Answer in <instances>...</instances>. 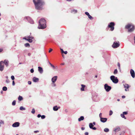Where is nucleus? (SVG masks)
Segmentation results:
<instances>
[{
    "mask_svg": "<svg viewBox=\"0 0 135 135\" xmlns=\"http://www.w3.org/2000/svg\"><path fill=\"white\" fill-rule=\"evenodd\" d=\"M36 8L38 10L42 9V6L45 4L43 0H33Z\"/></svg>",
    "mask_w": 135,
    "mask_h": 135,
    "instance_id": "nucleus-1",
    "label": "nucleus"
},
{
    "mask_svg": "<svg viewBox=\"0 0 135 135\" xmlns=\"http://www.w3.org/2000/svg\"><path fill=\"white\" fill-rule=\"evenodd\" d=\"M39 25L38 28L39 29H44L46 27V22L44 18H41L39 21Z\"/></svg>",
    "mask_w": 135,
    "mask_h": 135,
    "instance_id": "nucleus-2",
    "label": "nucleus"
},
{
    "mask_svg": "<svg viewBox=\"0 0 135 135\" xmlns=\"http://www.w3.org/2000/svg\"><path fill=\"white\" fill-rule=\"evenodd\" d=\"M125 28H126L128 29V31L130 32L133 31L134 29V26L132 24H129L127 25L126 26Z\"/></svg>",
    "mask_w": 135,
    "mask_h": 135,
    "instance_id": "nucleus-3",
    "label": "nucleus"
},
{
    "mask_svg": "<svg viewBox=\"0 0 135 135\" xmlns=\"http://www.w3.org/2000/svg\"><path fill=\"white\" fill-rule=\"evenodd\" d=\"M111 80L115 84L117 83L118 82V80L116 77H115L113 75L112 76L110 77Z\"/></svg>",
    "mask_w": 135,
    "mask_h": 135,
    "instance_id": "nucleus-4",
    "label": "nucleus"
},
{
    "mask_svg": "<svg viewBox=\"0 0 135 135\" xmlns=\"http://www.w3.org/2000/svg\"><path fill=\"white\" fill-rule=\"evenodd\" d=\"M115 25V23L114 22H111L108 24V28H110L111 31H113L114 30V26Z\"/></svg>",
    "mask_w": 135,
    "mask_h": 135,
    "instance_id": "nucleus-5",
    "label": "nucleus"
},
{
    "mask_svg": "<svg viewBox=\"0 0 135 135\" xmlns=\"http://www.w3.org/2000/svg\"><path fill=\"white\" fill-rule=\"evenodd\" d=\"M104 88L107 92L109 91L111 89V86H108L107 84H105L104 85Z\"/></svg>",
    "mask_w": 135,
    "mask_h": 135,
    "instance_id": "nucleus-6",
    "label": "nucleus"
},
{
    "mask_svg": "<svg viewBox=\"0 0 135 135\" xmlns=\"http://www.w3.org/2000/svg\"><path fill=\"white\" fill-rule=\"evenodd\" d=\"M4 65L3 64V61H2L0 62V71H2L4 69Z\"/></svg>",
    "mask_w": 135,
    "mask_h": 135,
    "instance_id": "nucleus-7",
    "label": "nucleus"
},
{
    "mask_svg": "<svg viewBox=\"0 0 135 135\" xmlns=\"http://www.w3.org/2000/svg\"><path fill=\"white\" fill-rule=\"evenodd\" d=\"M24 19H26L28 21V22L32 24L34 23V21L33 20L29 17H26L24 18Z\"/></svg>",
    "mask_w": 135,
    "mask_h": 135,
    "instance_id": "nucleus-8",
    "label": "nucleus"
},
{
    "mask_svg": "<svg viewBox=\"0 0 135 135\" xmlns=\"http://www.w3.org/2000/svg\"><path fill=\"white\" fill-rule=\"evenodd\" d=\"M119 46V44L117 42H114L113 44L112 45V47L114 48H115L118 47Z\"/></svg>",
    "mask_w": 135,
    "mask_h": 135,
    "instance_id": "nucleus-9",
    "label": "nucleus"
},
{
    "mask_svg": "<svg viewBox=\"0 0 135 135\" xmlns=\"http://www.w3.org/2000/svg\"><path fill=\"white\" fill-rule=\"evenodd\" d=\"M123 85L124 88H125V91H129V88L130 86L128 84H124Z\"/></svg>",
    "mask_w": 135,
    "mask_h": 135,
    "instance_id": "nucleus-10",
    "label": "nucleus"
},
{
    "mask_svg": "<svg viewBox=\"0 0 135 135\" xmlns=\"http://www.w3.org/2000/svg\"><path fill=\"white\" fill-rule=\"evenodd\" d=\"M128 114L127 112H124L122 114H120V116L122 118H124V119H126V118L125 117L124 115H126Z\"/></svg>",
    "mask_w": 135,
    "mask_h": 135,
    "instance_id": "nucleus-11",
    "label": "nucleus"
},
{
    "mask_svg": "<svg viewBox=\"0 0 135 135\" xmlns=\"http://www.w3.org/2000/svg\"><path fill=\"white\" fill-rule=\"evenodd\" d=\"M130 74L132 77L134 78L135 77V73L133 69H131L130 70Z\"/></svg>",
    "mask_w": 135,
    "mask_h": 135,
    "instance_id": "nucleus-12",
    "label": "nucleus"
},
{
    "mask_svg": "<svg viewBox=\"0 0 135 135\" xmlns=\"http://www.w3.org/2000/svg\"><path fill=\"white\" fill-rule=\"evenodd\" d=\"M20 125V123L18 122H16L14 123L12 125L13 127H18Z\"/></svg>",
    "mask_w": 135,
    "mask_h": 135,
    "instance_id": "nucleus-13",
    "label": "nucleus"
},
{
    "mask_svg": "<svg viewBox=\"0 0 135 135\" xmlns=\"http://www.w3.org/2000/svg\"><path fill=\"white\" fill-rule=\"evenodd\" d=\"M57 79V76H55L53 77L52 79V81L53 83H54L56 81Z\"/></svg>",
    "mask_w": 135,
    "mask_h": 135,
    "instance_id": "nucleus-14",
    "label": "nucleus"
},
{
    "mask_svg": "<svg viewBox=\"0 0 135 135\" xmlns=\"http://www.w3.org/2000/svg\"><path fill=\"white\" fill-rule=\"evenodd\" d=\"M107 120V119L105 118H103L102 117H101L100 118V121L103 123H104Z\"/></svg>",
    "mask_w": 135,
    "mask_h": 135,
    "instance_id": "nucleus-15",
    "label": "nucleus"
},
{
    "mask_svg": "<svg viewBox=\"0 0 135 135\" xmlns=\"http://www.w3.org/2000/svg\"><path fill=\"white\" fill-rule=\"evenodd\" d=\"M3 64H4L7 67L8 66L9 64V61L8 60H5L3 61Z\"/></svg>",
    "mask_w": 135,
    "mask_h": 135,
    "instance_id": "nucleus-16",
    "label": "nucleus"
},
{
    "mask_svg": "<svg viewBox=\"0 0 135 135\" xmlns=\"http://www.w3.org/2000/svg\"><path fill=\"white\" fill-rule=\"evenodd\" d=\"M38 70L39 73L41 74L43 72V70L42 68L40 66L38 67Z\"/></svg>",
    "mask_w": 135,
    "mask_h": 135,
    "instance_id": "nucleus-17",
    "label": "nucleus"
},
{
    "mask_svg": "<svg viewBox=\"0 0 135 135\" xmlns=\"http://www.w3.org/2000/svg\"><path fill=\"white\" fill-rule=\"evenodd\" d=\"M23 39H25L27 40L29 42H31L32 41V39H30V38H28V37H25L23 38Z\"/></svg>",
    "mask_w": 135,
    "mask_h": 135,
    "instance_id": "nucleus-18",
    "label": "nucleus"
},
{
    "mask_svg": "<svg viewBox=\"0 0 135 135\" xmlns=\"http://www.w3.org/2000/svg\"><path fill=\"white\" fill-rule=\"evenodd\" d=\"M33 81V82H36L38 81L39 79L36 77H34L32 79Z\"/></svg>",
    "mask_w": 135,
    "mask_h": 135,
    "instance_id": "nucleus-19",
    "label": "nucleus"
},
{
    "mask_svg": "<svg viewBox=\"0 0 135 135\" xmlns=\"http://www.w3.org/2000/svg\"><path fill=\"white\" fill-rule=\"evenodd\" d=\"M81 91H84V88L85 87V85H81Z\"/></svg>",
    "mask_w": 135,
    "mask_h": 135,
    "instance_id": "nucleus-20",
    "label": "nucleus"
},
{
    "mask_svg": "<svg viewBox=\"0 0 135 135\" xmlns=\"http://www.w3.org/2000/svg\"><path fill=\"white\" fill-rule=\"evenodd\" d=\"M120 128L118 127H117L114 129V131L115 132H118L120 130Z\"/></svg>",
    "mask_w": 135,
    "mask_h": 135,
    "instance_id": "nucleus-21",
    "label": "nucleus"
},
{
    "mask_svg": "<svg viewBox=\"0 0 135 135\" xmlns=\"http://www.w3.org/2000/svg\"><path fill=\"white\" fill-rule=\"evenodd\" d=\"M84 119V118L83 116H81L80 117V118L78 119V121H80L81 120H83Z\"/></svg>",
    "mask_w": 135,
    "mask_h": 135,
    "instance_id": "nucleus-22",
    "label": "nucleus"
},
{
    "mask_svg": "<svg viewBox=\"0 0 135 135\" xmlns=\"http://www.w3.org/2000/svg\"><path fill=\"white\" fill-rule=\"evenodd\" d=\"M53 110L54 111H56L58 110V108L57 106H56L54 107L53 108Z\"/></svg>",
    "mask_w": 135,
    "mask_h": 135,
    "instance_id": "nucleus-23",
    "label": "nucleus"
},
{
    "mask_svg": "<svg viewBox=\"0 0 135 135\" xmlns=\"http://www.w3.org/2000/svg\"><path fill=\"white\" fill-rule=\"evenodd\" d=\"M93 126L94 125H93V124L92 123H90L89 124V127L90 129H91V128H92V127H93Z\"/></svg>",
    "mask_w": 135,
    "mask_h": 135,
    "instance_id": "nucleus-24",
    "label": "nucleus"
},
{
    "mask_svg": "<svg viewBox=\"0 0 135 135\" xmlns=\"http://www.w3.org/2000/svg\"><path fill=\"white\" fill-rule=\"evenodd\" d=\"M18 99L19 100L21 101L22 100L23 98L20 95L18 97Z\"/></svg>",
    "mask_w": 135,
    "mask_h": 135,
    "instance_id": "nucleus-25",
    "label": "nucleus"
},
{
    "mask_svg": "<svg viewBox=\"0 0 135 135\" xmlns=\"http://www.w3.org/2000/svg\"><path fill=\"white\" fill-rule=\"evenodd\" d=\"M4 124V121L2 120H0V127L1 126V124Z\"/></svg>",
    "mask_w": 135,
    "mask_h": 135,
    "instance_id": "nucleus-26",
    "label": "nucleus"
},
{
    "mask_svg": "<svg viewBox=\"0 0 135 135\" xmlns=\"http://www.w3.org/2000/svg\"><path fill=\"white\" fill-rule=\"evenodd\" d=\"M104 131L105 132H108L109 131V129L106 128L104 129Z\"/></svg>",
    "mask_w": 135,
    "mask_h": 135,
    "instance_id": "nucleus-27",
    "label": "nucleus"
},
{
    "mask_svg": "<svg viewBox=\"0 0 135 135\" xmlns=\"http://www.w3.org/2000/svg\"><path fill=\"white\" fill-rule=\"evenodd\" d=\"M20 110H25L26 109L25 108L21 106L20 107Z\"/></svg>",
    "mask_w": 135,
    "mask_h": 135,
    "instance_id": "nucleus-28",
    "label": "nucleus"
},
{
    "mask_svg": "<svg viewBox=\"0 0 135 135\" xmlns=\"http://www.w3.org/2000/svg\"><path fill=\"white\" fill-rule=\"evenodd\" d=\"M2 90L4 91H6L7 90V88L6 86H4L2 88Z\"/></svg>",
    "mask_w": 135,
    "mask_h": 135,
    "instance_id": "nucleus-29",
    "label": "nucleus"
},
{
    "mask_svg": "<svg viewBox=\"0 0 135 135\" xmlns=\"http://www.w3.org/2000/svg\"><path fill=\"white\" fill-rule=\"evenodd\" d=\"M25 46L26 47H30V44L28 43H26L25 44Z\"/></svg>",
    "mask_w": 135,
    "mask_h": 135,
    "instance_id": "nucleus-30",
    "label": "nucleus"
},
{
    "mask_svg": "<svg viewBox=\"0 0 135 135\" xmlns=\"http://www.w3.org/2000/svg\"><path fill=\"white\" fill-rule=\"evenodd\" d=\"M118 71L117 69H115L114 72V74H116L117 73Z\"/></svg>",
    "mask_w": 135,
    "mask_h": 135,
    "instance_id": "nucleus-31",
    "label": "nucleus"
},
{
    "mask_svg": "<svg viewBox=\"0 0 135 135\" xmlns=\"http://www.w3.org/2000/svg\"><path fill=\"white\" fill-rule=\"evenodd\" d=\"M77 12V11L76 10H73L71 11V13H76Z\"/></svg>",
    "mask_w": 135,
    "mask_h": 135,
    "instance_id": "nucleus-32",
    "label": "nucleus"
},
{
    "mask_svg": "<svg viewBox=\"0 0 135 135\" xmlns=\"http://www.w3.org/2000/svg\"><path fill=\"white\" fill-rule=\"evenodd\" d=\"M16 101L15 100H14L12 102V104L13 105H15L16 104Z\"/></svg>",
    "mask_w": 135,
    "mask_h": 135,
    "instance_id": "nucleus-33",
    "label": "nucleus"
},
{
    "mask_svg": "<svg viewBox=\"0 0 135 135\" xmlns=\"http://www.w3.org/2000/svg\"><path fill=\"white\" fill-rule=\"evenodd\" d=\"M31 112L33 114H34L35 113V109L34 108H33L32 109V110Z\"/></svg>",
    "mask_w": 135,
    "mask_h": 135,
    "instance_id": "nucleus-34",
    "label": "nucleus"
},
{
    "mask_svg": "<svg viewBox=\"0 0 135 135\" xmlns=\"http://www.w3.org/2000/svg\"><path fill=\"white\" fill-rule=\"evenodd\" d=\"M88 18L90 19H93V17L90 15L88 16Z\"/></svg>",
    "mask_w": 135,
    "mask_h": 135,
    "instance_id": "nucleus-35",
    "label": "nucleus"
},
{
    "mask_svg": "<svg viewBox=\"0 0 135 135\" xmlns=\"http://www.w3.org/2000/svg\"><path fill=\"white\" fill-rule=\"evenodd\" d=\"M41 117L42 119H43L45 118V115H43L41 116Z\"/></svg>",
    "mask_w": 135,
    "mask_h": 135,
    "instance_id": "nucleus-36",
    "label": "nucleus"
},
{
    "mask_svg": "<svg viewBox=\"0 0 135 135\" xmlns=\"http://www.w3.org/2000/svg\"><path fill=\"white\" fill-rule=\"evenodd\" d=\"M112 113H113V112H112V110H110V112H109V115H111L112 114Z\"/></svg>",
    "mask_w": 135,
    "mask_h": 135,
    "instance_id": "nucleus-37",
    "label": "nucleus"
},
{
    "mask_svg": "<svg viewBox=\"0 0 135 135\" xmlns=\"http://www.w3.org/2000/svg\"><path fill=\"white\" fill-rule=\"evenodd\" d=\"M11 79L12 80H14L15 79V77L14 76L12 75L11 76Z\"/></svg>",
    "mask_w": 135,
    "mask_h": 135,
    "instance_id": "nucleus-38",
    "label": "nucleus"
},
{
    "mask_svg": "<svg viewBox=\"0 0 135 135\" xmlns=\"http://www.w3.org/2000/svg\"><path fill=\"white\" fill-rule=\"evenodd\" d=\"M50 65H51V66L53 68H55V67L51 63H50Z\"/></svg>",
    "mask_w": 135,
    "mask_h": 135,
    "instance_id": "nucleus-39",
    "label": "nucleus"
},
{
    "mask_svg": "<svg viewBox=\"0 0 135 135\" xmlns=\"http://www.w3.org/2000/svg\"><path fill=\"white\" fill-rule=\"evenodd\" d=\"M85 14L88 16H89V13L87 12H85Z\"/></svg>",
    "mask_w": 135,
    "mask_h": 135,
    "instance_id": "nucleus-40",
    "label": "nucleus"
},
{
    "mask_svg": "<svg viewBox=\"0 0 135 135\" xmlns=\"http://www.w3.org/2000/svg\"><path fill=\"white\" fill-rule=\"evenodd\" d=\"M30 72L31 73H33L34 72V70L33 69H31L30 70Z\"/></svg>",
    "mask_w": 135,
    "mask_h": 135,
    "instance_id": "nucleus-41",
    "label": "nucleus"
},
{
    "mask_svg": "<svg viewBox=\"0 0 135 135\" xmlns=\"http://www.w3.org/2000/svg\"><path fill=\"white\" fill-rule=\"evenodd\" d=\"M6 82L7 83H9V81L8 79H7L6 80Z\"/></svg>",
    "mask_w": 135,
    "mask_h": 135,
    "instance_id": "nucleus-42",
    "label": "nucleus"
},
{
    "mask_svg": "<svg viewBox=\"0 0 135 135\" xmlns=\"http://www.w3.org/2000/svg\"><path fill=\"white\" fill-rule=\"evenodd\" d=\"M60 50L61 51V52L62 53H63V52H64V51H63V50L61 48H60Z\"/></svg>",
    "mask_w": 135,
    "mask_h": 135,
    "instance_id": "nucleus-43",
    "label": "nucleus"
},
{
    "mask_svg": "<svg viewBox=\"0 0 135 135\" xmlns=\"http://www.w3.org/2000/svg\"><path fill=\"white\" fill-rule=\"evenodd\" d=\"M28 83L29 85H30V84H31V82L30 81H28Z\"/></svg>",
    "mask_w": 135,
    "mask_h": 135,
    "instance_id": "nucleus-44",
    "label": "nucleus"
},
{
    "mask_svg": "<svg viewBox=\"0 0 135 135\" xmlns=\"http://www.w3.org/2000/svg\"><path fill=\"white\" fill-rule=\"evenodd\" d=\"M91 129H92L93 130H95L97 129V128L95 127H92V128H91Z\"/></svg>",
    "mask_w": 135,
    "mask_h": 135,
    "instance_id": "nucleus-45",
    "label": "nucleus"
},
{
    "mask_svg": "<svg viewBox=\"0 0 135 135\" xmlns=\"http://www.w3.org/2000/svg\"><path fill=\"white\" fill-rule=\"evenodd\" d=\"M37 117L38 118H40L41 117V115L40 114H38L37 115Z\"/></svg>",
    "mask_w": 135,
    "mask_h": 135,
    "instance_id": "nucleus-46",
    "label": "nucleus"
},
{
    "mask_svg": "<svg viewBox=\"0 0 135 135\" xmlns=\"http://www.w3.org/2000/svg\"><path fill=\"white\" fill-rule=\"evenodd\" d=\"M89 133L88 132H86L85 133V135H88Z\"/></svg>",
    "mask_w": 135,
    "mask_h": 135,
    "instance_id": "nucleus-47",
    "label": "nucleus"
},
{
    "mask_svg": "<svg viewBox=\"0 0 135 135\" xmlns=\"http://www.w3.org/2000/svg\"><path fill=\"white\" fill-rule=\"evenodd\" d=\"M99 116L100 117V118H101V117H102V113H100L99 115Z\"/></svg>",
    "mask_w": 135,
    "mask_h": 135,
    "instance_id": "nucleus-48",
    "label": "nucleus"
},
{
    "mask_svg": "<svg viewBox=\"0 0 135 135\" xmlns=\"http://www.w3.org/2000/svg\"><path fill=\"white\" fill-rule=\"evenodd\" d=\"M28 37V38H30V39H33V37L29 36Z\"/></svg>",
    "mask_w": 135,
    "mask_h": 135,
    "instance_id": "nucleus-49",
    "label": "nucleus"
},
{
    "mask_svg": "<svg viewBox=\"0 0 135 135\" xmlns=\"http://www.w3.org/2000/svg\"><path fill=\"white\" fill-rule=\"evenodd\" d=\"M15 83L14 81H12L13 85L14 86L15 85Z\"/></svg>",
    "mask_w": 135,
    "mask_h": 135,
    "instance_id": "nucleus-50",
    "label": "nucleus"
},
{
    "mask_svg": "<svg viewBox=\"0 0 135 135\" xmlns=\"http://www.w3.org/2000/svg\"><path fill=\"white\" fill-rule=\"evenodd\" d=\"M52 50V49H50V50L49 51V52H50Z\"/></svg>",
    "mask_w": 135,
    "mask_h": 135,
    "instance_id": "nucleus-51",
    "label": "nucleus"
},
{
    "mask_svg": "<svg viewBox=\"0 0 135 135\" xmlns=\"http://www.w3.org/2000/svg\"><path fill=\"white\" fill-rule=\"evenodd\" d=\"M68 52L67 51H64V52H63V53H64L65 54H66Z\"/></svg>",
    "mask_w": 135,
    "mask_h": 135,
    "instance_id": "nucleus-52",
    "label": "nucleus"
},
{
    "mask_svg": "<svg viewBox=\"0 0 135 135\" xmlns=\"http://www.w3.org/2000/svg\"><path fill=\"white\" fill-rule=\"evenodd\" d=\"M56 86V85L54 83H53V84L52 85V86Z\"/></svg>",
    "mask_w": 135,
    "mask_h": 135,
    "instance_id": "nucleus-53",
    "label": "nucleus"
},
{
    "mask_svg": "<svg viewBox=\"0 0 135 135\" xmlns=\"http://www.w3.org/2000/svg\"><path fill=\"white\" fill-rule=\"evenodd\" d=\"M85 129V128L84 127H82L81 128V129L82 130H84Z\"/></svg>",
    "mask_w": 135,
    "mask_h": 135,
    "instance_id": "nucleus-54",
    "label": "nucleus"
},
{
    "mask_svg": "<svg viewBox=\"0 0 135 135\" xmlns=\"http://www.w3.org/2000/svg\"><path fill=\"white\" fill-rule=\"evenodd\" d=\"M39 132V131H34V132L35 133H37V132Z\"/></svg>",
    "mask_w": 135,
    "mask_h": 135,
    "instance_id": "nucleus-55",
    "label": "nucleus"
},
{
    "mask_svg": "<svg viewBox=\"0 0 135 135\" xmlns=\"http://www.w3.org/2000/svg\"><path fill=\"white\" fill-rule=\"evenodd\" d=\"M118 66L119 67V68H120V64L119 63H118Z\"/></svg>",
    "mask_w": 135,
    "mask_h": 135,
    "instance_id": "nucleus-56",
    "label": "nucleus"
},
{
    "mask_svg": "<svg viewBox=\"0 0 135 135\" xmlns=\"http://www.w3.org/2000/svg\"><path fill=\"white\" fill-rule=\"evenodd\" d=\"M122 98H125V96H122Z\"/></svg>",
    "mask_w": 135,
    "mask_h": 135,
    "instance_id": "nucleus-57",
    "label": "nucleus"
},
{
    "mask_svg": "<svg viewBox=\"0 0 135 135\" xmlns=\"http://www.w3.org/2000/svg\"><path fill=\"white\" fill-rule=\"evenodd\" d=\"M3 51V50L2 49H0V52H1Z\"/></svg>",
    "mask_w": 135,
    "mask_h": 135,
    "instance_id": "nucleus-58",
    "label": "nucleus"
},
{
    "mask_svg": "<svg viewBox=\"0 0 135 135\" xmlns=\"http://www.w3.org/2000/svg\"><path fill=\"white\" fill-rule=\"evenodd\" d=\"M94 125H95V122H93V123H92Z\"/></svg>",
    "mask_w": 135,
    "mask_h": 135,
    "instance_id": "nucleus-59",
    "label": "nucleus"
},
{
    "mask_svg": "<svg viewBox=\"0 0 135 135\" xmlns=\"http://www.w3.org/2000/svg\"><path fill=\"white\" fill-rule=\"evenodd\" d=\"M64 64L65 63H63L61 64V65H64Z\"/></svg>",
    "mask_w": 135,
    "mask_h": 135,
    "instance_id": "nucleus-60",
    "label": "nucleus"
},
{
    "mask_svg": "<svg viewBox=\"0 0 135 135\" xmlns=\"http://www.w3.org/2000/svg\"><path fill=\"white\" fill-rule=\"evenodd\" d=\"M30 54H31L30 53H28V55H29V56L30 55Z\"/></svg>",
    "mask_w": 135,
    "mask_h": 135,
    "instance_id": "nucleus-61",
    "label": "nucleus"
},
{
    "mask_svg": "<svg viewBox=\"0 0 135 135\" xmlns=\"http://www.w3.org/2000/svg\"><path fill=\"white\" fill-rule=\"evenodd\" d=\"M6 78H8V76H6Z\"/></svg>",
    "mask_w": 135,
    "mask_h": 135,
    "instance_id": "nucleus-62",
    "label": "nucleus"
},
{
    "mask_svg": "<svg viewBox=\"0 0 135 135\" xmlns=\"http://www.w3.org/2000/svg\"><path fill=\"white\" fill-rule=\"evenodd\" d=\"M58 109H60V107H58Z\"/></svg>",
    "mask_w": 135,
    "mask_h": 135,
    "instance_id": "nucleus-63",
    "label": "nucleus"
},
{
    "mask_svg": "<svg viewBox=\"0 0 135 135\" xmlns=\"http://www.w3.org/2000/svg\"><path fill=\"white\" fill-rule=\"evenodd\" d=\"M97 75H96V76H95V78H97Z\"/></svg>",
    "mask_w": 135,
    "mask_h": 135,
    "instance_id": "nucleus-64",
    "label": "nucleus"
}]
</instances>
